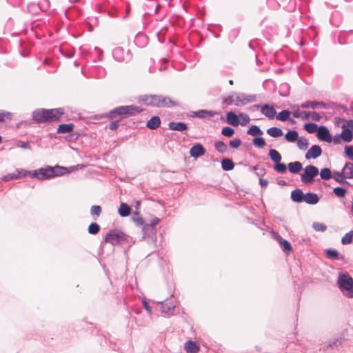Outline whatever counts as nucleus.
<instances>
[{"label": "nucleus", "instance_id": "47", "mask_svg": "<svg viewBox=\"0 0 353 353\" xmlns=\"http://www.w3.org/2000/svg\"><path fill=\"white\" fill-rule=\"evenodd\" d=\"M88 230L90 234H97L100 231V226L98 223L93 222L88 226Z\"/></svg>", "mask_w": 353, "mask_h": 353}, {"label": "nucleus", "instance_id": "11", "mask_svg": "<svg viewBox=\"0 0 353 353\" xmlns=\"http://www.w3.org/2000/svg\"><path fill=\"white\" fill-rule=\"evenodd\" d=\"M236 99L239 101L240 105H244L247 103L254 102L256 101V94H246L243 92H237Z\"/></svg>", "mask_w": 353, "mask_h": 353}, {"label": "nucleus", "instance_id": "4", "mask_svg": "<svg viewBox=\"0 0 353 353\" xmlns=\"http://www.w3.org/2000/svg\"><path fill=\"white\" fill-rule=\"evenodd\" d=\"M128 236L122 231L114 229L110 230L105 235L104 241L115 246L123 244L127 241Z\"/></svg>", "mask_w": 353, "mask_h": 353}, {"label": "nucleus", "instance_id": "39", "mask_svg": "<svg viewBox=\"0 0 353 353\" xmlns=\"http://www.w3.org/2000/svg\"><path fill=\"white\" fill-rule=\"evenodd\" d=\"M297 141V146L301 150H305L308 147V141L305 137H299Z\"/></svg>", "mask_w": 353, "mask_h": 353}, {"label": "nucleus", "instance_id": "17", "mask_svg": "<svg viewBox=\"0 0 353 353\" xmlns=\"http://www.w3.org/2000/svg\"><path fill=\"white\" fill-rule=\"evenodd\" d=\"M319 201V198L316 193L307 192L305 194L303 202L309 205H314L316 204Z\"/></svg>", "mask_w": 353, "mask_h": 353}, {"label": "nucleus", "instance_id": "62", "mask_svg": "<svg viewBox=\"0 0 353 353\" xmlns=\"http://www.w3.org/2000/svg\"><path fill=\"white\" fill-rule=\"evenodd\" d=\"M118 127H119V120L114 121L111 122L109 125V128L112 130H117L118 128Z\"/></svg>", "mask_w": 353, "mask_h": 353}, {"label": "nucleus", "instance_id": "51", "mask_svg": "<svg viewBox=\"0 0 353 353\" xmlns=\"http://www.w3.org/2000/svg\"><path fill=\"white\" fill-rule=\"evenodd\" d=\"M312 228L316 231H320V232H325L327 229V226L324 223H319V222L313 223Z\"/></svg>", "mask_w": 353, "mask_h": 353}, {"label": "nucleus", "instance_id": "13", "mask_svg": "<svg viewBox=\"0 0 353 353\" xmlns=\"http://www.w3.org/2000/svg\"><path fill=\"white\" fill-rule=\"evenodd\" d=\"M205 149L201 143L194 144L190 150V154L193 158H198L204 155Z\"/></svg>", "mask_w": 353, "mask_h": 353}, {"label": "nucleus", "instance_id": "41", "mask_svg": "<svg viewBox=\"0 0 353 353\" xmlns=\"http://www.w3.org/2000/svg\"><path fill=\"white\" fill-rule=\"evenodd\" d=\"M321 178L323 180H329L332 177V172L330 168H323L320 172Z\"/></svg>", "mask_w": 353, "mask_h": 353}, {"label": "nucleus", "instance_id": "49", "mask_svg": "<svg viewBox=\"0 0 353 353\" xmlns=\"http://www.w3.org/2000/svg\"><path fill=\"white\" fill-rule=\"evenodd\" d=\"M40 171L46 172V179H49L53 178V170L52 166H47L46 168H40Z\"/></svg>", "mask_w": 353, "mask_h": 353}, {"label": "nucleus", "instance_id": "6", "mask_svg": "<svg viewBox=\"0 0 353 353\" xmlns=\"http://www.w3.org/2000/svg\"><path fill=\"white\" fill-rule=\"evenodd\" d=\"M319 169L312 165H307L303 173L301 175V181L304 184H311L314 181V177L319 174Z\"/></svg>", "mask_w": 353, "mask_h": 353}, {"label": "nucleus", "instance_id": "12", "mask_svg": "<svg viewBox=\"0 0 353 353\" xmlns=\"http://www.w3.org/2000/svg\"><path fill=\"white\" fill-rule=\"evenodd\" d=\"M218 114V112L214 110H199L198 111L192 112V117H197L199 119L212 118Z\"/></svg>", "mask_w": 353, "mask_h": 353}, {"label": "nucleus", "instance_id": "32", "mask_svg": "<svg viewBox=\"0 0 353 353\" xmlns=\"http://www.w3.org/2000/svg\"><path fill=\"white\" fill-rule=\"evenodd\" d=\"M221 168L224 171H230L234 168V163L230 159H223L221 161Z\"/></svg>", "mask_w": 353, "mask_h": 353}, {"label": "nucleus", "instance_id": "50", "mask_svg": "<svg viewBox=\"0 0 353 353\" xmlns=\"http://www.w3.org/2000/svg\"><path fill=\"white\" fill-rule=\"evenodd\" d=\"M21 171L17 170V173L8 174L3 177L4 181H9L12 179H19L21 176Z\"/></svg>", "mask_w": 353, "mask_h": 353}, {"label": "nucleus", "instance_id": "14", "mask_svg": "<svg viewBox=\"0 0 353 353\" xmlns=\"http://www.w3.org/2000/svg\"><path fill=\"white\" fill-rule=\"evenodd\" d=\"M322 154V150L318 145H312L306 152L305 157L306 159H316L320 157Z\"/></svg>", "mask_w": 353, "mask_h": 353}, {"label": "nucleus", "instance_id": "23", "mask_svg": "<svg viewBox=\"0 0 353 353\" xmlns=\"http://www.w3.org/2000/svg\"><path fill=\"white\" fill-rule=\"evenodd\" d=\"M288 168L292 174H297L303 169L302 163L299 161L290 162Z\"/></svg>", "mask_w": 353, "mask_h": 353}, {"label": "nucleus", "instance_id": "7", "mask_svg": "<svg viewBox=\"0 0 353 353\" xmlns=\"http://www.w3.org/2000/svg\"><path fill=\"white\" fill-rule=\"evenodd\" d=\"M113 58L119 62H128L131 60L132 55L130 50L126 51L122 47H117L112 51Z\"/></svg>", "mask_w": 353, "mask_h": 353}, {"label": "nucleus", "instance_id": "9", "mask_svg": "<svg viewBox=\"0 0 353 353\" xmlns=\"http://www.w3.org/2000/svg\"><path fill=\"white\" fill-rule=\"evenodd\" d=\"M316 137L319 140L325 141L327 143H331L332 141V138L329 130L327 127L323 125H321L319 128Z\"/></svg>", "mask_w": 353, "mask_h": 353}, {"label": "nucleus", "instance_id": "30", "mask_svg": "<svg viewBox=\"0 0 353 353\" xmlns=\"http://www.w3.org/2000/svg\"><path fill=\"white\" fill-rule=\"evenodd\" d=\"M267 133L272 137L278 138L283 136L282 130L277 127H271L267 130Z\"/></svg>", "mask_w": 353, "mask_h": 353}, {"label": "nucleus", "instance_id": "29", "mask_svg": "<svg viewBox=\"0 0 353 353\" xmlns=\"http://www.w3.org/2000/svg\"><path fill=\"white\" fill-rule=\"evenodd\" d=\"M53 172V178L55 176H62L66 173L70 172L68 170V168L66 167L56 165L54 167H52Z\"/></svg>", "mask_w": 353, "mask_h": 353}, {"label": "nucleus", "instance_id": "26", "mask_svg": "<svg viewBox=\"0 0 353 353\" xmlns=\"http://www.w3.org/2000/svg\"><path fill=\"white\" fill-rule=\"evenodd\" d=\"M343 174H345V178L353 179V163L351 162H347L343 168L342 169Z\"/></svg>", "mask_w": 353, "mask_h": 353}, {"label": "nucleus", "instance_id": "10", "mask_svg": "<svg viewBox=\"0 0 353 353\" xmlns=\"http://www.w3.org/2000/svg\"><path fill=\"white\" fill-rule=\"evenodd\" d=\"M300 107L302 108H312L313 110L319 108L327 109L328 105L323 101H307L302 103Z\"/></svg>", "mask_w": 353, "mask_h": 353}, {"label": "nucleus", "instance_id": "42", "mask_svg": "<svg viewBox=\"0 0 353 353\" xmlns=\"http://www.w3.org/2000/svg\"><path fill=\"white\" fill-rule=\"evenodd\" d=\"M133 221L137 226H143L145 224L143 219L139 215V213L135 212L132 217Z\"/></svg>", "mask_w": 353, "mask_h": 353}, {"label": "nucleus", "instance_id": "2", "mask_svg": "<svg viewBox=\"0 0 353 353\" xmlns=\"http://www.w3.org/2000/svg\"><path fill=\"white\" fill-rule=\"evenodd\" d=\"M140 101L145 105L155 108H171L178 105L169 97L161 94H145L141 97Z\"/></svg>", "mask_w": 353, "mask_h": 353}, {"label": "nucleus", "instance_id": "36", "mask_svg": "<svg viewBox=\"0 0 353 353\" xmlns=\"http://www.w3.org/2000/svg\"><path fill=\"white\" fill-rule=\"evenodd\" d=\"M247 134L251 136H258L262 135L263 132L259 126L252 125L248 130Z\"/></svg>", "mask_w": 353, "mask_h": 353}, {"label": "nucleus", "instance_id": "58", "mask_svg": "<svg viewBox=\"0 0 353 353\" xmlns=\"http://www.w3.org/2000/svg\"><path fill=\"white\" fill-rule=\"evenodd\" d=\"M229 144L232 148H237L241 145V140L240 139H234L230 140Z\"/></svg>", "mask_w": 353, "mask_h": 353}, {"label": "nucleus", "instance_id": "43", "mask_svg": "<svg viewBox=\"0 0 353 353\" xmlns=\"http://www.w3.org/2000/svg\"><path fill=\"white\" fill-rule=\"evenodd\" d=\"M274 170L278 173H285L287 171V166L285 163L279 161L274 164Z\"/></svg>", "mask_w": 353, "mask_h": 353}, {"label": "nucleus", "instance_id": "59", "mask_svg": "<svg viewBox=\"0 0 353 353\" xmlns=\"http://www.w3.org/2000/svg\"><path fill=\"white\" fill-rule=\"evenodd\" d=\"M343 177H345V174H343V170H341V172L334 171L333 172V179L336 182L339 181V180Z\"/></svg>", "mask_w": 353, "mask_h": 353}, {"label": "nucleus", "instance_id": "28", "mask_svg": "<svg viewBox=\"0 0 353 353\" xmlns=\"http://www.w3.org/2000/svg\"><path fill=\"white\" fill-rule=\"evenodd\" d=\"M185 350L188 353H196L199 351V347L194 341H188L185 344Z\"/></svg>", "mask_w": 353, "mask_h": 353}, {"label": "nucleus", "instance_id": "21", "mask_svg": "<svg viewBox=\"0 0 353 353\" xmlns=\"http://www.w3.org/2000/svg\"><path fill=\"white\" fill-rule=\"evenodd\" d=\"M161 124V119L159 117H152L150 120L148 121L146 126L149 129L156 130L159 127Z\"/></svg>", "mask_w": 353, "mask_h": 353}, {"label": "nucleus", "instance_id": "25", "mask_svg": "<svg viewBox=\"0 0 353 353\" xmlns=\"http://www.w3.org/2000/svg\"><path fill=\"white\" fill-rule=\"evenodd\" d=\"M73 123H63L60 124L57 129V132L61 134L72 132L74 129Z\"/></svg>", "mask_w": 353, "mask_h": 353}, {"label": "nucleus", "instance_id": "63", "mask_svg": "<svg viewBox=\"0 0 353 353\" xmlns=\"http://www.w3.org/2000/svg\"><path fill=\"white\" fill-rule=\"evenodd\" d=\"M259 184L263 188H266L268 185V181L267 179L259 178Z\"/></svg>", "mask_w": 353, "mask_h": 353}, {"label": "nucleus", "instance_id": "40", "mask_svg": "<svg viewBox=\"0 0 353 353\" xmlns=\"http://www.w3.org/2000/svg\"><path fill=\"white\" fill-rule=\"evenodd\" d=\"M319 128L317 124L314 123H307L303 125V128L308 132V133H314L318 131Z\"/></svg>", "mask_w": 353, "mask_h": 353}, {"label": "nucleus", "instance_id": "38", "mask_svg": "<svg viewBox=\"0 0 353 353\" xmlns=\"http://www.w3.org/2000/svg\"><path fill=\"white\" fill-rule=\"evenodd\" d=\"M278 240L279 241L280 246L283 252L291 251L292 250L289 241L283 239L281 236H279Z\"/></svg>", "mask_w": 353, "mask_h": 353}, {"label": "nucleus", "instance_id": "24", "mask_svg": "<svg viewBox=\"0 0 353 353\" xmlns=\"http://www.w3.org/2000/svg\"><path fill=\"white\" fill-rule=\"evenodd\" d=\"M326 256L332 260H340L343 259V256H341L339 252L335 249H327L325 250Z\"/></svg>", "mask_w": 353, "mask_h": 353}, {"label": "nucleus", "instance_id": "16", "mask_svg": "<svg viewBox=\"0 0 353 353\" xmlns=\"http://www.w3.org/2000/svg\"><path fill=\"white\" fill-rule=\"evenodd\" d=\"M168 128L171 130L182 132L188 129V125L183 122L171 121L168 123Z\"/></svg>", "mask_w": 353, "mask_h": 353}, {"label": "nucleus", "instance_id": "31", "mask_svg": "<svg viewBox=\"0 0 353 353\" xmlns=\"http://www.w3.org/2000/svg\"><path fill=\"white\" fill-rule=\"evenodd\" d=\"M142 231L143 232L144 236H147L148 237H152L156 234V230L152 226L150 225L148 223H145L142 226Z\"/></svg>", "mask_w": 353, "mask_h": 353}, {"label": "nucleus", "instance_id": "18", "mask_svg": "<svg viewBox=\"0 0 353 353\" xmlns=\"http://www.w3.org/2000/svg\"><path fill=\"white\" fill-rule=\"evenodd\" d=\"M161 307L162 312L167 314H172L175 309V305L171 301H166L162 303Z\"/></svg>", "mask_w": 353, "mask_h": 353}, {"label": "nucleus", "instance_id": "55", "mask_svg": "<svg viewBox=\"0 0 353 353\" xmlns=\"http://www.w3.org/2000/svg\"><path fill=\"white\" fill-rule=\"evenodd\" d=\"M239 117L241 118V121L240 122L241 125H245L250 121L249 116L245 113H240Z\"/></svg>", "mask_w": 353, "mask_h": 353}, {"label": "nucleus", "instance_id": "34", "mask_svg": "<svg viewBox=\"0 0 353 353\" xmlns=\"http://www.w3.org/2000/svg\"><path fill=\"white\" fill-rule=\"evenodd\" d=\"M299 138V133L296 130H289L285 134V139L288 142L293 143L296 141Z\"/></svg>", "mask_w": 353, "mask_h": 353}, {"label": "nucleus", "instance_id": "37", "mask_svg": "<svg viewBox=\"0 0 353 353\" xmlns=\"http://www.w3.org/2000/svg\"><path fill=\"white\" fill-rule=\"evenodd\" d=\"M291 114V112L288 110H283L279 112L277 115H276V119L281 121H286Z\"/></svg>", "mask_w": 353, "mask_h": 353}, {"label": "nucleus", "instance_id": "64", "mask_svg": "<svg viewBox=\"0 0 353 353\" xmlns=\"http://www.w3.org/2000/svg\"><path fill=\"white\" fill-rule=\"evenodd\" d=\"M258 170L259 171L256 172V174L260 178L266 174V170L264 168H260Z\"/></svg>", "mask_w": 353, "mask_h": 353}, {"label": "nucleus", "instance_id": "22", "mask_svg": "<svg viewBox=\"0 0 353 353\" xmlns=\"http://www.w3.org/2000/svg\"><path fill=\"white\" fill-rule=\"evenodd\" d=\"M237 92H234L232 94L223 98V102L228 105H234L236 106H240L239 101H237L236 99Z\"/></svg>", "mask_w": 353, "mask_h": 353}, {"label": "nucleus", "instance_id": "45", "mask_svg": "<svg viewBox=\"0 0 353 353\" xmlns=\"http://www.w3.org/2000/svg\"><path fill=\"white\" fill-rule=\"evenodd\" d=\"M353 239V230L346 233L344 236L341 239V243L343 245L350 244L352 241Z\"/></svg>", "mask_w": 353, "mask_h": 353}, {"label": "nucleus", "instance_id": "27", "mask_svg": "<svg viewBox=\"0 0 353 353\" xmlns=\"http://www.w3.org/2000/svg\"><path fill=\"white\" fill-rule=\"evenodd\" d=\"M131 208L126 203H121L118 210V213L121 217H125L130 215Z\"/></svg>", "mask_w": 353, "mask_h": 353}, {"label": "nucleus", "instance_id": "46", "mask_svg": "<svg viewBox=\"0 0 353 353\" xmlns=\"http://www.w3.org/2000/svg\"><path fill=\"white\" fill-rule=\"evenodd\" d=\"M252 143L254 146L259 148H263L265 145V141L263 137H255L252 139Z\"/></svg>", "mask_w": 353, "mask_h": 353}, {"label": "nucleus", "instance_id": "56", "mask_svg": "<svg viewBox=\"0 0 353 353\" xmlns=\"http://www.w3.org/2000/svg\"><path fill=\"white\" fill-rule=\"evenodd\" d=\"M139 41H142V46L147 43V37L143 34H138L135 38V42L139 43Z\"/></svg>", "mask_w": 353, "mask_h": 353}, {"label": "nucleus", "instance_id": "5", "mask_svg": "<svg viewBox=\"0 0 353 353\" xmlns=\"http://www.w3.org/2000/svg\"><path fill=\"white\" fill-rule=\"evenodd\" d=\"M338 283L342 291H347L350 297L353 296V279L348 274H340Z\"/></svg>", "mask_w": 353, "mask_h": 353}, {"label": "nucleus", "instance_id": "48", "mask_svg": "<svg viewBox=\"0 0 353 353\" xmlns=\"http://www.w3.org/2000/svg\"><path fill=\"white\" fill-rule=\"evenodd\" d=\"M221 134L227 137H231L234 134V130L229 126L223 128Z\"/></svg>", "mask_w": 353, "mask_h": 353}, {"label": "nucleus", "instance_id": "57", "mask_svg": "<svg viewBox=\"0 0 353 353\" xmlns=\"http://www.w3.org/2000/svg\"><path fill=\"white\" fill-rule=\"evenodd\" d=\"M11 114L8 112L1 111L0 112V123L3 122L6 119L10 120Z\"/></svg>", "mask_w": 353, "mask_h": 353}, {"label": "nucleus", "instance_id": "3", "mask_svg": "<svg viewBox=\"0 0 353 353\" xmlns=\"http://www.w3.org/2000/svg\"><path fill=\"white\" fill-rule=\"evenodd\" d=\"M141 110L136 105H125L119 106L112 110L108 113V117L111 119H117L119 120L128 117L129 116L136 115L140 113Z\"/></svg>", "mask_w": 353, "mask_h": 353}, {"label": "nucleus", "instance_id": "15", "mask_svg": "<svg viewBox=\"0 0 353 353\" xmlns=\"http://www.w3.org/2000/svg\"><path fill=\"white\" fill-rule=\"evenodd\" d=\"M305 194L300 189H295L291 192V199L295 203H302L304 201Z\"/></svg>", "mask_w": 353, "mask_h": 353}, {"label": "nucleus", "instance_id": "60", "mask_svg": "<svg viewBox=\"0 0 353 353\" xmlns=\"http://www.w3.org/2000/svg\"><path fill=\"white\" fill-rule=\"evenodd\" d=\"M341 344V339H334L332 342L329 343L328 347H330L332 348H337L339 347Z\"/></svg>", "mask_w": 353, "mask_h": 353}, {"label": "nucleus", "instance_id": "61", "mask_svg": "<svg viewBox=\"0 0 353 353\" xmlns=\"http://www.w3.org/2000/svg\"><path fill=\"white\" fill-rule=\"evenodd\" d=\"M311 119L314 121H319L322 117L316 112H310Z\"/></svg>", "mask_w": 353, "mask_h": 353}, {"label": "nucleus", "instance_id": "52", "mask_svg": "<svg viewBox=\"0 0 353 353\" xmlns=\"http://www.w3.org/2000/svg\"><path fill=\"white\" fill-rule=\"evenodd\" d=\"M39 172V169L35 170L34 171H24L23 176H30L31 178H36V179L40 180Z\"/></svg>", "mask_w": 353, "mask_h": 353}, {"label": "nucleus", "instance_id": "44", "mask_svg": "<svg viewBox=\"0 0 353 353\" xmlns=\"http://www.w3.org/2000/svg\"><path fill=\"white\" fill-rule=\"evenodd\" d=\"M347 190L342 187H336L333 189V193L339 198L345 197Z\"/></svg>", "mask_w": 353, "mask_h": 353}, {"label": "nucleus", "instance_id": "1", "mask_svg": "<svg viewBox=\"0 0 353 353\" xmlns=\"http://www.w3.org/2000/svg\"><path fill=\"white\" fill-rule=\"evenodd\" d=\"M64 114L63 108L37 109L32 112V119L37 123H52L58 121Z\"/></svg>", "mask_w": 353, "mask_h": 353}, {"label": "nucleus", "instance_id": "35", "mask_svg": "<svg viewBox=\"0 0 353 353\" xmlns=\"http://www.w3.org/2000/svg\"><path fill=\"white\" fill-rule=\"evenodd\" d=\"M214 148L217 152L223 154L228 150V145L221 141H216L214 142Z\"/></svg>", "mask_w": 353, "mask_h": 353}, {"label": "nucleus", "instance_id": "8", "mask_svg": "<svg viewBox=\"0 0 353 353\" xmlns=\"http://www.w3.org/2000/svg\"><path fill=\"white\" fill-rule=\"evenodd\" d=\"M260 108L261 113L269 119H273L275 117L276 112L274 106L270 105L268 104H264L263 105L255 104L252 106L253 110H258Z\"/></svg>", "mask_w": 353, "mask_h": 353}, {"label": "nucleus", "instance_id": "20", "mask_svg": "<svg viewBox=\"0 0 353 353\" xmlns=\"http://www.w3.org/2000/svg\"><path fill=\"white\" fill-rule=\"evenodd\" d=\"M227 122L232 126H237L240 123L239 116L230 111L227 113Z\"/></svg>", "mask_w": 353, "mask_h": 353}, {"label": "nucleus", "instance_id": "53", "mask_svg": "<svg viewBox=\"0 0 353 353\" xmlns=\"http://www.w3.org/2000/svg\"><path fill=\"white\" fill-rule=\"evenodd\" d=\"M101 208L99 205H92L90 209V214L92 216H99L101 213Z\"/></svg>", "mask_w": 353, "mask_h": 353}, {"label": "nucleus", "instance_id": "33", "mask_svg": "<svg viewBox=\"0 0 353 353\" xmlns=\"http://www.w3.org/2000/svg\"><path fill=\"white\" fill-rule=\"evenodd\" d=\"M268 155H269L270 158L271 159V160L274 163H279L282 159V157H281V154L275 149H270L269 150Z\"/></svg>", "mask_w": 353, "mask_h": 353}, {"label": "nucleus", "instance_id": "54", "mask_svg": "<svg viewBox=\"0 0 353 353\" xmlns=\"http://www.w3.org/2000/svg\"><path fill=\"white\" fill-rule=\"evenodd\" d=\"M345 153L350 159L353 161V146L352 145H345Z\"/></svg>", "mask_w": 353, "mask_h": 353}, {"label": "nucleus", "instance_id": "19", "mask_svg": "<svg viewBox=\"0 0 353 353\" xmlns=\"http://www.w3.org/2000/svg\"><path fill=\"white\" fill-rule=\"evenodd\" d=\"M343 128L342 132L341 133V139L345 142H350L353 139V132L352 130L348 128H345V125H343L342 126Z\"/></svg>", "mask_w": 353, "mask_h": 353}]
</instances>
